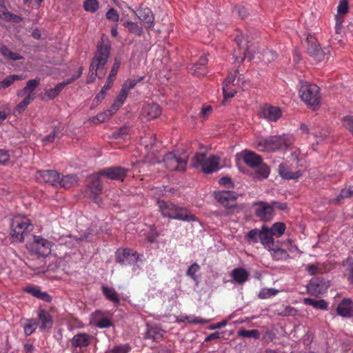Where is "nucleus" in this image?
I'll list each match as a JSON object with an SVG mask.
<instances>
[{"mask_svg": "<svg viewBox=\"0 0 353 353\" xmlns=\"http://www.w3.org/2000/svg\"><path fill=\"white\" fill-rule=\"evenodd\" d=\"M158 204L162 215L165 217L187 221L196 219L195 216L189 214L185 208L178 207L170 202L159 201Z\"/></svg>", "mask_w": 353, "mask_h": 353, "instance_id": "obj_4", "label": "nucleus"}, {"mask_svg": "<svg viewBox=\"0 0 353 353\" xmlns=\"http://www.w3.org/2000/svg\"><path fill=\"white\" fill-rule=\"evenodd\" d=\"M338 13L341 15L345 14L348 11V4L346 0H343L340 1V3L338 6Z\"/></svg>", "mask_w": 353, "mask_h": 353, "instance_id": "obj_60", "label": "nucleus"}, {"mask_svg": "<svg viewBox=\"0 0 353 353\" xmlns=\"http://www.w3.org/2000/svg\"><path fill=\"white\" fill-rule=\"evenodd\" d=\"M30 250L39 256H47L51 252V243L47 239L32 235Z\"/></svg>", "mask_w": 353, "mask_h": 353, "instance_id": "obj_8", "label": "nucleus"}, {"mask_svg": "<svg viewBox=\"0 0 353 353\" xmlns=\"http://www.w3.org/2000/svg\"><path fill=\"white\" fill-rule=\"evenodd\" d=\"M11 239L14 242H22L24 241L25 235L28 232L32 230V225L30 220L21 215L14 216L10 223Z\"/></svg>", "mask_w": 353, "mask_h": 353, "instance_id": "obj_5", "label": "nucleus"}, {"mask_svg": "<svg viewBox=\"0 0 353 353\" xmlns=\"http://www.w3.org/2000/svg\"><path fill=\"white\" fill-rule=\"evenodd\" d=\"M128 95V92L122 88L119 95L117 96V99H115L114 103L112 105L111 108L114 111L118 110L119 108L123 104Z\"/></svg>", "mask_w": 353, "mask_h": 353, "instance_id": "obj_34", "label": "nucleus"}, {"mask_svg": "<svg viewBox=\"0 0 353 353\" xmlns=\"http://www.w3.org/2000/svg\"><path fill=\"white\" fill-rule=\"evenodd\" d=\"M300 83L299 96L302 101L313 110L319 109L321 100L319 87L307 81H301Z\"/></svg>", "mask_w": 353, "mask_h": 353, "instance_id": "obj_3", "label": "nucleus"}, {"mask_svg": "<svg viewBox=\"0 0 353 353\" xmlns=\"http://www.w3.org/2000/svg\"><path fill=\"white\" fill-rule=\"evenodd\" d=\"M78 181L77 176L74 174H68L59 179L58 184L61 187L69 189L77 184Z\"/></svg>", "mask_w": 353, "mask_h": 353, "instance_id": "obj_31", "label": "nucleus"}, {"mask_svg": "<svg viewBox=\"0 0 353 353\" xmlns=\"http://www.w3.org/2000/svg\"><path fill=\"white\" fill-rule=\"evenodd\" d=\"M278 290L273 288H263L262 289L259 294V296L261 299H268L272 296H274L277 294Z\"/></svg>", "mask_w": 353, "mask_h": 353, "instance_id": "obj_51", "label": "nucleus"}, {"mask_svg": "<svg viewBox=\"0 0 353 353\" xmlns=\"http://www.w3.org/2000/svg\"><path fill=\"white\" fill-rule=\"evenodd\" d=\"M162 337V334L160 331L156 328L150 327L148 329L147 332L145 334L144 339H152V341H157Z\"/></svg>", "mask_w": 353, "mask_h": 353, "instance_id": "obj_45", "label": "nucleus"}, {"mask_svg": "<svg viewBox=\"0 0 353 353\" xmlns=\"http://www.w3.org/2000/svg\"><path fill=\"white\" fill-rule=\"evenodd\" d=\"M238 194L234 191H221L215 193V198L224 208L230 210V213L239 212L245 209L244 204L236 205Z\"/></svg>", "mask_w": 353, "mask_h": 353, "instance_id": "obj_6", "label": "nucleus"}, {"mask_svg": "<svg viewBox=\"0 0 353 353\" xmlns=\"http://www.w3.org/2000/svg\"><path fill=\"white\" fill-rule=\"evenodd\" d=\"M236 93V91L232 89L231 87H223V94L224 97V99L223 100V103H225V101L228 99L233 97L234 94Z\"/></svg>", "mask_w": 353, "mask_h": 353, "instance_id": "obj_55", "label": "nucleus"}, {"mask_svg": "<svg viewBox=\"0 0 353 353\" xmlns=\"http://www.w3.org/2000/svg\"><path fill=\"white\" fill-rule=\"evenodd\" d=\"M206 159L205 154L196 153L192 159L191 165L195 168L201 167V169H203V164L205 163Z\"/></svg>", "mask_w": 353, "mask_h": 353, "instance_id": "obj_39", "label": "nucleus"}, {"mask_svg": "<svg viewBox=\"0 0 353 353\" xmlns=\"http://www.w3.org/2000/svg\"><path fill=\"white\" fill-rule=\"evenodd\" d=\"M35 177L40 183L55 186L58 184L59 174L55 170H39L37 172Z\"/></svg>", "mask_w": 353, "mask_h": 353, "instance_id": "obj_12", "label": "nucleus"}, {"mask_svg": "<svg viewBox=\"0 0 353 353\" xmlns=\"http://www.w3.org/2000/svg\"><path fill=\"white\" fill-rule=\"evenodd\" d=\"M269 230L273 236H280L284 233L285 225L283 223L277 222L273 224Z\"/></svg>", "mask_w": 353, "mask_h": 353, "instance_id": "obj_42", "label": "nucleus"}, {"mask_svg": "<svg viewBox=\"0 0 353 353\" xmlns=\"http://www.w3.org/2000/svg\"><path fill=\"white\" fill-rule=\"evenodd\" d=\"M102 291L105 297L114 303H119L120 299L117 292L113 288L106 286L102 287Z\"/></svg>", "mask_w": 353, "mask_h": 353, "instance_id": "obj_37", "label": "nucleus"}, {"mask_svg": "<svg viewBox=\"0 0 353 353\" xmlns=\"http://www.w3.org/2000/svg\"><path fill=\"white\" fill-rule=\"evenodd\" d=\"M143 78V77H141L138 79H128L124 82L122 88L128 92L130 89H132L138 82L142 81Z\"/></svg>", "mask_w": 353, "mask_h": 353, "instance_id": "obj_53", "label": "nucleus"}, {"mask_svg": "<svg viewBox=\"0 0 353 353\" xmlns=\"http://www.w3.org/2000/svg\"><path fill=\"white\" fill-rule=\"evenodd\" d=\"M199 270V266L196 263H193L190 265L187 271V274L191 276L193 279H196L195 274Z\"/></svg>", "mask_w": 353, "mask_h": 353, "instance_id": "obj_63", "label": "nucleus"}, {"mask_svg": "<svg viewBox=\"0 0 353 353\" xmlns=\"http://www.w3.org/2000/svg\"><path fill=\"white\" fill-rule=\"evenodd\" d=\"M303 303L323 310H327L328 307L327 302L323 299L317 300L312 298H305L303 299Z\"/></svg>", "mask_w": 353, "mask_h": 353, "instance_id": "obj_30", "label": "nucleus"}, {"mask_svg": "<svg viewBox=\"0 0 353 353\" xmlns=\"http://www.w3.org/2000/svg\"><path fill=\"white\" fill-rule=\"evenodd\" d=\"M114 112L115 111L111 108L110 110H108L105 112L99 113L97 116L92 117L90 119V121L93 123L105 122L110 119Z\"/></svg>", "mask_w": 353, "mask_h": 353, "instance_id": "obj_33", "label": "nucleus"}, {"mask_svg": "<svg viewBox=\"0 0 353 353\" xmlns=\"http://www.w3.org/2000/svg\"><path fill=\"white\" fill-rule=\"evenodd\" d=\"M91 339L92 336L86 333H79L73 336L71 343L75 347H87L90 345Z\"/></svg>", "mask_w": 353, "mask_h": 353, "instance_id": "obj_21", "label": "nucleus"}, {"mask_svg": "<svg viewBox=\"0 0 353 353\" xmlns=\"http://www.w3.org/2000/svg\"><path fill=\"white\" fill-rule=\"evenodd\" d=\"M292 137L288 134L270 136L267 138L259 137L256 139V148L261 152H275L288 148L292 144Z\"/></svg>", "mask_w": 353, "mask_h": 353, "instance_id": "obj_2", "label": "nucleus"}, {"mask_svg": "<svg viewBox=\"0 0 353 353\" xmlns=\"http://www.w3.org/2000/svg\"><path fill=\"white\" fill-rule=\"evenodd\" d=\"M129 170L120 166L110 167L101 170L99 174L111 180L123 181Z\"/></svg>", "mask_w": 353, "mask_h": 353, "instance_id": "obj_13", "label": "nucleus"}, {"mask_svg": "<svg viewBox=\"0 0 353 353\" xmlns=\"http://www.w3.org/2000/svg\"><path fill=\"white\" fill-rule=\"evenodd\" d=\"M7 15L5 17V20L7 21H13L14 23H20L22 21L23 18L19 15H15L10 12L9 11L6 13Z\"/></svg>", "mask_w": 353, "mask_h": 353, "instance_id": "obj_61", "label": "nucleus"}, {"mask_svg": "<svg viewBox=\"0 0 353 353\" xmlns=\"http://www.w3.org/2000/svg\"><path fill=\"white\" fill-rule=\"evenodd\" d=\"M330 281L316 277L311 279L306 285L307 292L313 296H319L325 293L330 287Z\"/></svg>", "mask_w": 353, "mask_h": 353, "instance_id": "obj_9", "label": "nucleus"}, {"mask_svg": "<svg viewBox=\"0 0 353 353\" xmlns=\"http://www.w3.org/2000/svg\"><path fill=\"white\" fill-rule=\"evenodd\" d=\"M96 325L99 328H107L111 327L112 323L108 318H103L97 322Z\"/></svg>", "mask_w": 353, "mask_h": 353, "instance_id": "obj_59", "label": "nucleus"}, {"mask_svg": "<svg viewBox=\"0 0 353 353\" xmlns=\"http://www.w3.org/2000/svg\"><path fill=\"white\" fill-rule=\"evenodd\" d=\"M25 291L42 301L48 303L52 301V297L47 292H42L39 287L28 286L25 288Z\"/></svg>", "mask_w": 353, "mask_h": 353, "instance_id": "obj_24", "label": "nucleus"}, {"mask_svg": "<svg viewBox=\"0 0 353 353\" xmlns=\"http://www.w3.org/2000/svg\"><path fill=\"white\" fill-rule=\"evenodd\" d=\"M34 97L28 94L16 107V111L19 113L23 112L26 107L34 100Z\"/></svg>", "mask_w": 353, "mask_h": 353, "instance_id": "obj_44", "label": "nucleus"}, {"mask_svg": "<svg viewBox=\"0 0 353 353\" xmlns=\"http://www.w3.org/2000/svg\"><path fill=\"white\" fill-rule=\"evenodd\" d=\"M130 250L125 249L122 251L118 250L117 252V259L119 263H125V261L128 259L130 255L134 256V254H131Z\"/></svg>", "mask_w": 353, "mask_h": 353, "instance_id": "obj_48", "label": "nucleus"}, {"mask_svg": "<svg viewBox=\"0 0 353 353\" xmlns=\"http://www.w3.org/2000/svg\"><path fill=\"white\" fill-rule=\"evenodd\" d=\"M297 311L295 308L291 306H286L284 310L279 313V315L282 316H295Z\"/></svg>", "mask_w": 353, "mask_h": 353, "instance_id": "obj_58", "label": "nucleus"}, {"mask_svg": "<svg viewBox=\"0 0 353 353\" xmlns=\"http://www.w3.org/2000/svg\"><path fill=\"white\" fill-rule=\"evenodd\" d=\"M113 83V80L108 78L105 85L103 86L101 90L96 95L93 104L98 105L105 97L106 92L110 89Z\"/></svg>", "mask_w": 353, "mask_h": 353, "instance_id": "obj_32", "label": "nucleus"}, {"mask_svg": "<svg viewBox=\"0 0 353 353\" xmlns=\"http://www.w3.org/2000/svg\"><path fill=\"white\" fill-rule=\"evenodd\" d=\"M261 116L268 121H276L281 117V110L276 106L264 105L261 108Z\"/></svg>", "mask_w": 353, "mask_h": 353, "instance_id": "obj_15", "label": "nucleus"}, {"mask_svg": "<svg viewBox=\"0 0 353 353\" xmlns=\"http://www.w3.org/2000/svg\"><path fill=\"white\" fill-rule=\"evenodd\" d=\"M219 183L223 185L227 188H233L234 183L232 181V179L228 176H223L219 179Z\"/></svg>", "mask_w": 353, "mask_h": 353, "instance_id": "obj_62", "label": "nucleus"}, {"mask_svg": "<svg viewBox=\"0 0 353 353\" xmlns=\"http://www.w3.org/2000/svg\"><path fill=\"white\" fill-rule=\"evenodd\" d=\"M230 276L236 283L243 284L248 281L249 273L245 269L238 268L232 270Z\"/></svg>", "mask_w": 353, "mask_h": 353, "instance_id": "obj_23", "label": "nucleus"}, {"mask_svg": "<svg viewBox=\"0 0 353 353\" xmlns=\"http://www.w3.org/2000/svg\"><path fill=\"white\" fill-rule=\"evenodd\" d=\"M190 72L194 74L200 76L205 75L207 73V70L204 66H199L198 64H194L190 68Z\"/></svg>", "mask_w": 353, "mask_h": 353, "instance_id": "obj_52", "label": "nucleus"}, {"mask_svg": "<svg viewBox=\"0 0 353 353\" xmlns=\"http://www.w3.org/2000/svg\"><path fill=\"white\" fill-rule=\"evenodd\" d=\"M23 79V77L18 74H11L6 77L0 81V90L10 86L15 81Z\"/></svg>", "mask_w": 353, "mask_h": 353, "instance_id": "obj_36", "label": "nucleus"}, {"mask_svg": "<svg viewBox=\"0 0 353 353\" xmlns=\"http://www.w3.org/2000/svg\"><path fill=\"white\" fill-rule=\"evenodd\" d=\"M143 114L147 117L148 119H153L157 118L161 113L160 106L155 103L146 105L143 109Z\"/></svg>", "mask_w": 353, "mask_h": 353, "instance_id": "obj_22", "label": "nucleus"}, {"mask_svg": "<svg viewBox=\"0 0 353 353\" xmlns=\"http://www.w3.org/2000/svg\"><path fill=\"white\" fill-rule=\"evenodd\" d=\"M265 231L263 232L261 236V243L268 250H271L274 244L273 235L270 232L269 228L265 225Z\"/></svg>", "mask_w": 353, "mask_h": 353, "instance_id": "obj_29", "label": "nucleus"}, {"mask_svg": "<svg viewBox=\"0 0 353 353\" xmlns=\"http://www.w3.org/2000/svg\"><path fill=\"white\" fill-rule=\"evenodd\" d=\"M265 231V225L261 230L254 228L249 231L245 236V240L249 243H256L260 241L263 232Z\"/></svg>", "mask_w": 353, "mask_h": 353, "instance_id": "obj_28", "label": "nucleus"}, {"mask_svg": "<svg viewBox=\"0 0 353 353\" xmlns=\"http://www.w3.org/2000/svg\"><path fill=\"white\" fill-rule=\"evenodd\" d=\"M140 21L145 24L147 28H150L154 22V16L148 8H141L137 12H134Z\"/></svg>", "mask_w": 353, "mask_h": 353, "instance_id": "obj_19", "label": "nucleus"}, {"mask_svg": "<svg viewBox=\"0 0 353 353\" xmlns=\"http://www.w3.org/2000/svg\"><path fill=\"white\" fill-rule=\"evenodd\" d=\"M130 347L128 345L115 346L113 349L114 353H128Z\"/></svg>", "mask_w": 353, "mask_h": 353, "instance_id": "obj_64", "label": "nucleus"}, {"mask_svg": "<svg viewBox=\"0 0 353 353\" xmlns=\"http://www.w3.org/2000/svg\"><path fill=\"white\" fill-rule=\"evenodd\" d=\"M343 125L353 134V117L346 116L343 118Z\"/></svg>", "mask_w": 353, "mask_h": 353, "instance_id": "obj_57", "label": "nucleus"}, {"mask_svg": "<svg viewBox=\"0 0 353 353\" xmlns=\"http://www.w3.org/2000/svg\"><path fill=\"white\" fill-rule=\"evenodd\" d=\"M120 65H121L120 61L115 59L114 63L112 67L111 71H110V74L108 78H110V79H112L113 81H114L115 77L118 72Z\"/></svg>", "mask_w": 353, "mask_h": 353, "instance_id": "obj_56", "label": "nucleus"}, {"mask_svg": "<svg viewBox=\"0 0 353 353\" xmlns=\"http://www.w3.org/2000/svg\"><path fill=\"white\" fill-rule=\"evenodd\" d=\"M350 192V191L349 190V188L342 189L341 190L339 195L336 198L333 199L332 202L336 204H339L343 199L351 197L352 194Z\"/></svg>", "mask_w": 353, "mask_h": 353, "instance_id": "obj_50", "label": "nucleus"}, {"mask_svg": "<svg viewBox=\"0 0 353 353\" xmlns=\"http://www.w3.org/2000/svg\"><path fill=\"white\" fill-rule=\"evenodd\" d=\"M220 157L216 155H212L206 159L202 171L205 174H211L218 171L221 167L219 166Z\"/></svg>", "mask_w": 353, "mask_h": 353, "instance_id": "obj_17", "label": "nucleus"}, {"mask_svg": "<svg viewBox=\"0 0 353 353\" xmlns=\"http://www.w3.org/2000/svg\"><path fill=\"white\" fill-rule=\"evenodd\" d=\"M110 46L105 44L103 41H101L97 45V51L92 59L89 72L87 77V83H92L94 81L97 77L102 79L105 75L103 71L104 67L110 57Z\"/></svg>", "mask_w": 353, "mask_h": 353, "instance_id": "obj_1", "label": "nucleus"}, {"mask_svg": "<svg viewBox=\"0 0 353 353\" xmlns=\"http://www.w3.org/2000/svg\"><path fill=\"white\" fill-rule=\"evenodd\" d=\"M307 48L309 55L316 61H321L324 59L325 53L323 51L316 39L310 35L307 37Z\"/></svg>", "mask_w": 353, "mask_h": 353, "instance_id": "obj_10", "label": "nucleus"}, {"mask_svg": "<svg viewBox=\"0 0 353 353\" xmlns=\"http://www.w3.org/2000/svg\"><path fill=\"white\" fill-rule=\"evenodd\" d=\"M238 335L239 336H242V337L254 338V339H257L260 336V332L257 330H241L238 332Z\"/></svg>", "mask_w": 353, "mask_h": 353, "instance_id": "obj_46", "label": "nucleus"}, {"mask_svg": "<svg viewBox=\"0 0 353 353\" xmlns=\"http://www.w3.org/2000/svg\"><path fill=\"white\" fill-rule=\"evenodd\" d=\"M40 79L36 78L28 81L26 85L22 89L17 91L18 97H23L25 94H30L39 85Z\"/></svg>", "mask_w": 353, "mask_h": 353, "instance_id": "obj_27", "label": "nucleus"}, {"mask_svg": "<svg viewBox=\"0 0 353 353\" xmlns=\"http://www.w3.org/2000/svg\"><path fill=\"white\" fill-rule=\"evenodd\" d=\"M235 41L237 44L238 48H235L233 52V56L235 61L241 63L248 57V43L243 36H236Z\"/></svg>", "mask_w": 353, "mask_h": 353, "instance_id": "obj_11", "label": "nucleus"}, {"mask_svg": "<svg viewBox=\"0 0 353 353\" xmlns=\"http://www.w3.org/2000/svg\"><path fill=\"white\" fill-rule=\"evenodd\" d=\"M123 26L128 29V31L131 33L137 34L139 36L141 35L143 33V29L140 26H139L137 23L126 21L124 22Z\"/></svg>", "mask_w": 353, "mask_h": 353, "instance_id": "obj_43", "label": "nucleus"}, {"mask_svg": "<svg viewBox=\"0 0 353 353\" xmlns=\"http://www.w3.org/2000/svg\"><path fill=\"white\" fill-rule=\"evenodd\" d=\"M188 161V156L185 153L177 155L175 152H170L163 158L165 166L170 171H185Z\"/></svg>", "mask_w": 353, "mask_h": 353, "instance_id": "obj_7", "label": "nucleus"}, {"mask_svg": "<svg viewBox=\"0 0 353 353\" xmlns=\"http://www.w3.org/2000/svg\"><path fill=\"white\" fill-rule=\"evenodd\" d=\"M258 167L255 171L254 177L259 180L266 179L270 174L269 167L265 164H261Z\"/></svg>", "mask_w": 353, "mask_h": 353, "instance_id": "obj_40", "label": "nucleus"}, {"mask_svg": "<svg viewBox=\"0 0 353 353\" xmlns=\"http://www.w3.org/2000/svg\"><path fill=\"white\" fill-rule=\"evenodd\" d=\"M0 52L6 59L17 61L23 59V57L18 53H15L10 50L6 46L0 47Z\"/></svg>", "mask_w": 353, "mask_h": 353, "instance_id": "obj_35", "label": "nucleus"}, {"mask_svg": "<svg viewBox=\"0 0 353 353\" xmlns=\"http://www.w3.org/2000/svg\"><path fill=\"white\" fill-rule=\"evenodd\" d=\"M91 193L93 195V199L97 203H100L101 199L97 196L102 191V182L98 174L91 176V182L89 185Z\"/></svg>", "mask_w": 353, "mask_h": 353, "instance_id": "obj_16", "label": "nucleus"}, {"mask_svg": "<svg viewBox=\"0 0 353 353\" xmlns=\"http://www.w3.org/2000/svg\"><path fill=\"white\" fill-rule=\"evenodd\" d=\"M271 251V254L274 259L275 260H285L287 259L289 257V254L287 252V251L284 249L281 248H276L274 249L272 247L271 248V250H269Z\"/></svg>", "mask_w": 353, "mask_h": 353, "instance_id": "obj_41", "label": "nucleus"}, {"mask_svg": "<svg viewBox=\"0 0 353 353\" xmlns=\"http://www.w3.org/2000/svg\"><path fill=\"white\" fill-rule=\"evenodd\" d=\"M105 17L107 19L114 22H117L119 19V15L117 11L114 8L109 9L106 12Z\"/></svg>", "mask_w": 353, "mask_h": 353, "instance_id": "obj_54", "label": "nucleus"}, {"mask_svg": "<svg viewBox=\"0 0 353 353\" xmlns=\"http://www.w3.org/2000/svg\"><path fill=\"white\" fill-rule=\"evenodd\" d=\"M255 205H259L256 210L255 214L263 221H269L273 216V207L264 201H260Z\"/></svg>", "mask_w": 353, "mask_h": 353, "instance_id": "obj_14", "label": "nucleus"}, {"mask_svg": "<svg viewBox=\"0 0 353 353\" xmlns=\"http://www.w3.org/2000/svg\"><path fill=\"white\" fill-rule=\"evenodd\" d=\"M85 10L95 12L99 8V2L97 0H86L83 3Z\"/></svg>", "mask_w": 353, "mask_h": 353, "instance_id": "obj_47", "label": "nucleus"}, {"mask_svg": "<svg viewBox=\"0 0 353 353\" xmlns=\"http://www.w3.org/2000/svg\"><path fill=\"white\" fill-rule=\"evenodd\" d=\"M353 312V302L350 299H345L339 304L336 312L343 317H349Z\"/></svg>", "mask_w": 353, "mask_h": 353, "instance_id": "obj_20", "label": "nucleus"}, {"mask_svg": "<svg viewBox=\"0 0 353 353\" xmlns=\"http://www.w3.org/2000/svg\"><path fill=\"white\" fill-rule=\"evenodd\" d=\"M279 173L283 179H296L302 175V173L300 171H290L289 168L283 163L279 165Z\"/></svg>", "mask_w": 353, "mask_h": 353, "instance_id": "obj_26", "label": "nucleus"}, {"mask_svg": "<svg viewBox=\"0 0 353 353\" xmlns=\"http://www.w3.org/2000/svg\"><path fill=\"white\" fill-rule=\"evenodd\" d=\"M130 129L128 126L124 125L119 129L113 132L110 136L112 139H125L126 137L130 134Z\"/></svg>", "mask_w": 353, "mask_h": 353, "instance_id": "obj_38", "label": "nucleus"}, {"mask_svg": "<svg viewBox=\"0 0 353 353\" xmlns=\"http://www.w3.org/2000/svg\"><path fill=\"white\" fill-rule=\"evenodd\" d=\"M39 321L41 330H49L52 327L53 321L50 314L45 310H41L39 313Z\"/></svg>", "mask_w": 353, "mask_h": 353, "instance_id": "obj_25", "label": "nucleus"}, {"mask_svg": "<svg viewBox=\"0 0 353 353\" xmlns=\"http://www.w3.org/2000/svg\"><path fill=\"white\" fill-rule=\"evenodd\" d=\"M37 323L33 320H28V323L23 325L24 333L26 336L31 335L35 330Z\"/></svg>", "mask_w": 353, "mask_h": 353, "instance_id": "obj_49", "label": "nucleus"}, {"mask_svg": "<svg viewBox=\"0 0 353 353\" xmlns=\"http://www.w3.org/2000/svg\"><path fill=\"white\" fill-rule=\"evenodd\" d=\"M245 163L250 168H256L261 164V157L254 152L244 150L242 152Z\"/></svg>", "mask_w": 353, "mask_h": 353, "instance_id": "obj_18", "label": "nucleus"}]
</instances>
